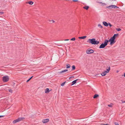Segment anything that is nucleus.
<instances>
[{"label": "nucleus", "mask_w": 125, "mask_h": 125, "mask_svg": "<svg viewBox=\"0 0 125 125\" xmlns=\"http://www.w3.org/2000/svg\"><path fill=\"white\" fill-rule=\"evenodd\" d=\"M106 73L105 71H104V72L101 73V75L102 76H104L106 75Z\"/></svg>", "instance_id": "f3484780"}, {"label": "nucleus", "mask_w": 125, "mask_h": 125, "mask_svg": "<svg viewBox=\"0 0 125 125\" xmlns=\"http://www.w3.org/2000/svg\"><path fill=\"white\" fill-rule=\"evenodd\" d=\"M113 104H109L108 105V106L109 107H112V105Z\"/></svg>", "instance_id": "bb28decb"}, {"label": "nucleus", "mask_w": 125, "mask_h": 125, "mask_svg": "<svg viewBox=\"0 0 125 125\" xmlns=\"http://www.w3.org/2000/svg\"><path fill=\"white\" fill-rule=\"evenodd\" d=\"M99 3H102V5L103 6H105V5H106V4L105 3H102L101 2H99Z\"/></svg>", "instance_id": "b1692460"}, {"label": "nucleus", "mask_w": 125, "mask_h": 125, "mask_svg": "<svg viewBox=\"0 0 125 125\" xmlns=\"http://www.w3.org/2000/svg\"><path fill=\"white\" fill-rule=\"evenodd\" d=\"M52 22L54 23V22H55V21H54V20H52Z\"/></svg>", "instance_id": "4c0bfd02"}, {"label": "nucleus", "mask_w": 125, "mask_h": 125, "mask_svg": "<svg viewBox=\"0 0 125 125\" xmlns=\"http://www.w3.org/2000/svg\"><path fill=\"white\" fill-rule=\"evenodd\" d=\"M121 30L120 28H118V31H121Z\"/></svg>", "instance_id": "2f4dec72"}, {"label": "nucleus", "mask_w": 125, "mask_h": 125, "mask_svg": "<svg viewBox=\"0 0 125 125\" xmlns=\"http://www.w3.org/2000/svg\"><path fill=\"white\" fill-rule=\"evenodd\" d=\"M86 37L87 36H83L79 37H78V38L80 39H84L86 38Z\"/></svg>", "instance_id": "f8f14e48"}, {"label": "nucleus", "mask_w": 125, "mask_h": 125, "mask_svg": "<svg viewBox=\"0 0 125 125\" xmlns=\"http://www.w3.org/2000/svg\"><path fill=\"white\" fill-rule=\"evenodd\" d=\"M103 23L104 25L105 26H108V23H107L106 21H103Z\"/></svg>", "instance_id": "9d476101"}, {"label": "nucleus", "mask_w": 125, "mask_h": 125, "mask_svg": "<svg viewBox=\"0 0 125 125\" xmlns=\"http://www.w3.org/2000/svg\"><path fill=\"white\" fill-rule=\"evenodd\" d=\"M33 76H32L29 79H28L27 81L26 82H29L31 79L33 77Z\"/></svg>", "instance_id": "412c9836"}, {"label": "nucleus", "mask_w": 125, "mask_h": 125, "mask_svg": "<svg viewBox=\"0 0 125 125\" xmlns=\"http://www.w3.org/2000/svg\"><path fill=\"white\" fill-rule=\"evenodd\" d=\"M9 92L12 93V90L11 89L9 90Z\"/></svg>", "instance_id": "cd10ccee"}, {"label": "nucleus", "mask_w": 125, "mask_h": 125, "mask_svg": "<svg viewBox=\"0 0 125 125\" xmlns=\"http://www.w3.org/2000/svg\"><path fill=\"white\" fill-rule=\"evenodd\" d=\"M108 44L106 41L105 40L104 42V43H102L99 47V48H104Z\"/></svg>", "instance_id": "20e7f679"}, {"label": "nucleus", "mask_w": 125, "mask_h": 125, "mask_svg": "<svg viewBox=\"0 0 125 125\" xmlns=\"http://www.w3.org/2000/svg\"><path fill=\"white\" fill-rule=\"evenodd\" d=\"M116 72V73H117V71Z\"/></svg>", "instance_id": "a18cd8bd"}, {"label": "nucleus", "mask_w": 125, "mask_h": 125, "mask_svg": "<svg viewBox=\"0 0 125 125\" xmlns=\"http://www.w3.org/2000/svg\"><path fill=\"white\" fill-rule=\"evenodd\" d=\"M117 8H118H118H119L118 7Z\"/></svg>", "instance_id": "49530a36"}, {"label": "nucleus", "mask_w": 125, "mask_h": 125, "mask_svg": "<svg viewBox=\"0 0 125 125\" xmlns=\"http://www.w3.org/2000/svg\"><path fill=\"white\" fill-rule=\"evenodd\" d=\"M99 75V74H97L96 75V76H97V77H99V76H98V75Z\"/></svg>", "instance_id": "c9c22d12"}, {"label": "nucleus", "mask_w": 125, "mask_h": 125, "mask_svg": "<svg viewBox=\"0 0 125 125\" xmlns=\"http://www.w3.org/2000/svg\"><path fill=\"white\" fill-rule=\"evenodd\" d=\"M75 37L71 39V41H75Z\"/></svg>", "instance_id": "393cba45"}, {"label": "nucleus", "mask_w": 125, "mask_h": 125, "mask_svg": "<svg viewBox=\"0 0 125 125\" xmlns=\"http://www.w3.org/2000/svg\"><path fill=\"white\" fill-rule=\"evenodd\" d=\"M116 30H117V28H116Z\"/></svg>", "instance_id": "a19ab883"}, {"label": "nucleus", "mask_w": 125, "mask_h": 125, "mask_svg": "<svg viewBox=\"0 0 125 125\" xmlns=\"http://www.w3.org/2000/svg\"><path fill=\"white\" fill-rule=\"evenodd\" d=\"M117 37V33L114 34L113 36L111 37L109 40H107L106 39L105 40L107 43L109 42H110V44L112 45L116 41L115 40Z\"/></svg>", "instance_id": "f257e3e1"}, {"label": "nucleus", "mask_w": 125, "mask_h": 125, "mask_svg": "<svg viewBox=\"0 0 125 125\" xmlns=\"http://www.w3.org/2000/svg\"><path fill=\"white\" fill-rule=\"evenodd\" d=\"M114 0L115 1V0Z\"/></svg>", "instance_id": "09e8293b"}, {"label": "nucleus", "mask_w": 125, "mask_h": 125, "mask_svg": "<svg viewBox=\"0 0 125 125\" xmlns=\"http://www.w3.org/2000/svg\"><path fill=\"white\" fill-rule=\"evenodd\" d=\"M66 82H65L63 83H62L61 84V85L62 86H63L64 85L65 83H66Z\"/></svg>", "instance_id": "4be33fe9"}, {"label": "nucleus", "mask_w": 125, "mask_h": 125, "mask_svg": "<svg viewBox=\"0 0 125 125\" xmlns=\"http://www.w3.org/2000/svg\"><path fill=\"white\" fill-rule=\"evenodd\" d=\"M69 40L68 39H66V40H64L65 41H68Z\"/></svg>", "instance_id": "58836bf2"}, {"label": "nucleus", "mask_w": 125, "mask_h": 125, "mask_svg": "<svg viewBox=\"0 0 125 125\" xmlns=\"http://www.w3.org/2000/svg\"><path fill=\"white\" fill-rule=\"evenodd\" d=\"M74 78V76H71L69 78V79H71L72 78Z\"/></svg>", "instance_id": "a878e982"}, {"label": "nucleus", "mask_w": 125, "mask_h": 125, "mask_svg": "<svg viewBox=\"0 0 125 125\" xmlns=\"http://www.w3.org/2000/svg\"><path fill=\"white\" fill-rule=\"evenodd\" d=\"M70 65L69 64H67L66 65V68L67 69H68L70 68Z\"/></svg>", "instance_id": "aec40b11"}, {"label": "nucleus", "mask_w": 125, "mask_h": 125, "mask_svg": "<svg viewBox=\"0 0 125 125\" xmlns=\"http://www.w3.org/2000/svg\"><path fill=\"white\" fill-rule=\"evenodd\" d=\"M94 50L90 49H88L86 51V53L89 54H90L93 53L94 52Z\"/></svg>", "instance_id": "423d86ee"}, {"label": "nucleus", "mask_w": 125, "mask_h": 125, "mask_svg": "<svg viewBox=\"0 0 125 125\" xmlns=\"http://www.w3.org/2000/svg\"><path fill=\"white\" fill-rule=\"evenodd\" d=\"M9 79V77L7 76H4L3 77L2 80L3 82H8Z\"/></svg>", "instance_id": "39448f33"}, {"label": "nucleus", "mask_w": 125, "mask_h": 125, "mask_svg": "<svg viewBox=\"0 0 125 125\" xmlns=\"http://www.w3.org/2000/svg\"><path fill=\"white\" fill-rule=\"evenodd\" d=\"M4 116L5 115H0V118L4 117Z\"/></svg>", "instance_id": "473e14b6"}, {"label": "nucleus", "mask_w": 125, "mask_h": 125, "mask_svg": "<svg viewBox=\"0 0 125 125\" xmlns=\"http://www.w3.org/2000/svg\"><path fill=\"white\" fill-rule=\"evenodd\" d=\"M88 42L92 44L97 45L100 42L99 41L96 40L95 38L89 39L87 41Z\"/></svg>", "instance_id": "f03ea898"}, {"label": "nucleus", "mask_w": 125, "mask_h": 125, "mask_svg": "<svg viewBox=\"0 0 125 125\" xmlns=\"http://www.w3.org/2000/svg\"><path fill=\"white\" fill-rule=\"evenodd\" d=\"M50 92L49 89L48 88H47L45 90V92L46 93H49Z\"/></svg>", "instance_id": "2eb2a0df"}, {"label": "nucleus", "mask_w": 125, "mask_h": 125, "mask_svg": "<svg viewBox=\"0 0 125 125\" xmlns=\"http://www.w3.org/2000/svg\"><path fill=\"white\" fill-rule=\"evenodd\" d=\"M121 101L122 102V103H125V101H123L122 100H121Z\"/></svg>", "instance_id": "72a5a7b5"}, {"label": "nucleus", "mask_w": 125, "mask_h": 125, "mask_svg": "<svg viewBox=\"0 0 125 125\" xmlns=\"http://www.w3.org/2000/svg\"><path fill=\"white\" fill-rule=\"evenodd\" d=\"M73 1L74 2H77L78 1V0H73Z\"/></svg>", "instance_id": "f704fd0d"}, {"label": "nucleus", "mask_w": 125, "mask_h": 125, "mask_svg": "<svg viewBox=\"0 0 125 125\" xmlns=\"http://www.w3.org/2000/svg\"><path fill=\"white\" fill-rule=\"evenodd\" d=\"M75 69V65H73L72 66V68L71 70H74Z\"/></svg>", "instance_id": "6ab92c4d"}, {"label": "nucleus", "mask_w": 125, "mask_h": 125, "mask_svg": "<svg viewBox=\"0 0 125 125\" xmlns=\"http://www.w3.org/2000/svg\"><path fill=\"white\" fill-rule=\"evenodd\" d=\"M122 76H124L125 77V73H124V75H123Z\"/></svg>", "instance_id": "ea45409f"}, {"label": "nucleus", "mask_w": 125, "mask_h": 125, "mask_svg": "<svg viewBox=\"0 0 125 125\" xmlns=\"http://www.w3.org/2000/svg\"><path fill=\"white\" fill-rule=\"evenodd\" d=\"M99 96V95L98 94H95L93 96V98H96L98 97Z\"/></svg>", "instance_id": "dca6fc26"}, {"label": "nucleus", "mask_w": 125, "mask_h": 125, "mask_svg": "<svg viewBox=\"0 0 125 125\" xmlns=\"http://www.w3.org/2000/svg\"><path fill=\"white\" fill-rule=\"evenodd\" d=\"M49 121V119H43L42 120V122L44 123H46Z\"/></svg>", "instance_id": "6e6552de"}, {"label": "nucleus", "mask_w": 125, "mask_h": 125, "mask_svg": "<svg viewBox=\"0 0 125 125\" xmlns=\"http://www.w3.org/2000/svg\"><path fill=\"white\" fill-rule=\"evenodd\" d=\"M114 123L115 124V125H117V123L116 122H115Z\"/></svg>", "instance_id": "e433bc0d"}, {"label": "nucleus", "mask_w": 125, "mask_h": 125, "mask_svg": "<svg viewBox=\"0 0 125 125\" xmlns=\"http://www.w3.org/2000/svg\"><path fill=\"white\" fill-rule=\"evenodd\" d=\"M107 68H108L106 69V71H105V72L106 73H108L109 72L110 70V67L109 66V65L107 66Z\"/></svg>", "instance_id": "1a4fd4ad"}, {"label": "nucleus", "mask_w": 125, "mask_h": 125, "mask_svg": "<svg viewBox=\"0 0 125 125\" xmlns=\"http://www.w3.org/2000/svg\"><path fill=\"white\" fill-rule=\"evenodd\" d=\"M117 35H118V34H117Z\"/></svg>", "instance_id": "c03bdc74"}, {"label": "nucleus", "mask_w": 125, "mask_h": 125, "mask_svg": "<svg viewBox=\"0 0 125 125\" xmlns=\"http://www.w3.org/2000/svg\"><path fill=\"white\" fill-rule=\"evenodd\" d=\"M83 8L86 9V10H88L89 8V7L88 6H84L83 7Z\"/></svg>", "instance_id": "4468645a"}, {"label": "nucleus", "mask_w": 125, "mask_h": 125, "mask_svg": "<svg viewBox=\"0 0 125 125\" xmlns=\"http://www.w3.org/2000/svg\"><path fill=\"white\" fill-rule=\"evenodd\" d=\"M68 70L67 69H65L63 70H62L60 72H59V73H62L65 72L66 71H67Z\"/></svg>", "instance_id": "ddd939ff"}, {"label": "nucleus", "mask_w": 125, "mask_h": 125, "mask_svg": "<svg viewBox=\"0 0 125 125\" xmlns=\"http://www.w3.org/2000/svg\"><path fill=\"white\" fill-rule=\"evenodd\" d=\"M24 119L25 118L24 117L19 118L18 119L13 121L12 123L13 124H14L19 121H22L23 120H24Z\"/></svg>", "instance_id": "7ed1b4c3"}, {"label": "nucleus", "mask_w": 125, "mask_h": 125, "mask_svg": "<svg viewBox=\"0 0 125 125\" xmlns=\"http://www.w3.org/2000/svg\"><path fill=\"white\" fill-rule=\"evenodd\" d=\"M98 27H99L100 28H103V26L100 24H98Z\"/></svg>", "instance_id": "5701e85b"}, {"label": "nucleus", "mask_w": 125, "mask_h": 125, "mask_svg": "<svg viewBox=\"0 0 125 125\" xmlns=\"http://www.w3.org/2000/svg\"><path fill=\"white\" fill-rule=\"evenodd\" d=\"M4 13V12L2 11L0 12V14H2Z\"/></svg>", "instance_id": "c756f323"}, {"label": "nucleus", "mask_w": 125, "mask_h": 125, "mask_svg": "<svg viewBox=\"0 0 125 125\" xmlns=\"http://www.w3.org/2000/svg\"><path fill=\"white\" fill-rule=\"evenodd\" d=\"M101 125H108L107 124H101Z\"/></svg>", "instance_id": "7c9ffc66"}, {"label": "nucleus", "mask_w": 125, "mask_h": 125, "mask_svg": "<svg viewBox=\"0 0 125 125\" xmlns=\"http://www.w3.org/2000/svg\"><path fill=\"white\" fill-rule=\"evenodd\" d=\"M106 8L110 9H112V8L116 9L117 8V6L114 5H112L107 7Z\"/></svg>", "instance_id": "0eeeda50"}, {"label": "nucleus", "mask_w": 125, "mask_h": 125, "mask_svg": "<svg viewBox=\"0 0 125 125\" xmlns=\"http://www.w3.org/2000/svg\"><path fill=\"white\" fill-rule=\"evenodd\" d=\"M33 2L32 1H29L28 2V3L30 5H32L33 4Z\"/></svg>", "instance_id": "a211bd4d"}, {"label": "nucleus", "mask_w": 125, "mask_h": 125, "mask_svg": "<svg viewBox=\"0 0 125 125\" xmlns=\"http://www.w3.org/2000/svg\"><path fill=\"white\" fill-rule=\"evenodd\" d=\"M118 125H119V124H118Z\"/></svg>", "instance_id": "de8ad7c7"}, {"label": "nucleus", "mask_w": 125, "mask_h": 125, "mask_svg": "<svg viewBox=\"0 0 125 125\" xmlns=\"http://www.w3.org/2000/svg\"><path fill=\"white\" fill-rule=\"evenodd\" d=\"M109 25L110 27H111L112 26V25L109 22L108 23V25Z\"/></svg>", "instance_id": "c85d7f7f"}, {"label": "nucleus", "mask_w": 125, "mask_h": 125, "mask_svg": "<svg viewBox=\"0 0 125 125\" xmlns=\"http://www.w3.org/2000/svg\"><path fill=\"white\" fill-rule=\"evenodd\" d=\"M78 80V79L76 80L73 81L71 85L74 84L76 83L77 82V81Z\"/></svg>", "instance_id": "9b49d317"}, {"label": "nucleus", "mask_w": 125, "mask_h": 125, "mask_svg": "<svg viewBox=\"0 0 125 125\" xmlns=\"http://www.w3.org/2000/svg\"><path fill=\"white\" fill-rule=\"evenodd\" d=\"M49 21H51L50 20H49Z\"/></svg>", "instance_id": "79ce46f5"}, {"label": "nucleus", "mask_w": 125, "mask_h": 125, "mask_svg": "<svg viewBox=\"0 0 125 125\" xmlns=\"http://www.w3.org/2000/svg\"><path fill=\"white\" fill-rule=\"evenodd\" d=\"M15 84V83H13V85H14Z\"/></svg>", "instance_id": "37998d69"}]
</instances>
